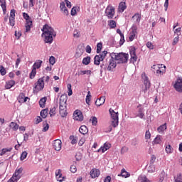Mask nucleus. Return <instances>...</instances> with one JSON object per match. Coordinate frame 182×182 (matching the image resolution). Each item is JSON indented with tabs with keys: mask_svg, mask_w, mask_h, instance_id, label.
<instances>
[{
	"mask_svg": "<svg viewBox=\"0 0 182 182\" xmlns=\"http://www.w3.org/2000/svg\"><path fill=\"white\" fill-rule=\"evenodd\" d=\"M41 31L43 32L41 36L44 38L45 43L50 45L53 42V38H56V31L48 24L44 25Z\"/></svg>",
	"mask_w": 182,
	"mask_h": 182,
	"instance_id": "obj_1",
	"label": "nucleus"
},
{
	"mask_svg": "<svg viewBox=\"0 0 182 182\" xmlns=\"http://www.w3.org/2000/svg\"><path fill=\"white\" fill-rule=\"evenodd\" d=\"M110 56L115 59L118 64L127 63L129 61V54L126 53H112Z\"/></svg>",
	"mask_w": 182,
	"mask_h": 182,
	"instance_id": "obj_2",
	"label": "nucleus"
},
{
	"mask_svg": "<svg viewBox=\"0 0 182 182\" xmlns=\"http://www.w3.org/2000/svg\"><path fill=\"white\" fill-rule=\"evenodd\" d=\"M109 114H111L112 126L113 127H117L119 126V112H116L114 109H109Z\"/></svg>",
	"mask_w": 182,
	"mask_h": 182,
	"instance_id": "obj_3",
	"label": "nucleus"
},
{
	"mask_svg": "<svg viewBox=\"0 0 182 182\" xmlns=\"http://www.w3.org/2000/svg\"><path fill=\"white\" fill-rule=\"evenodd\" d=\"M45 77L39 78L38 81L34 84L33 92H41V90H43V87H45V82L43 79Z\"/></svg>",
	"mask_w": 182,
	"mask_h": 182,
	"instance_id": "obj_4",
	"label": "nucleus"
},
{
	"mask_svg": "<svg viewBox=\"0 0 182 182\" xmlns=\"http://www.w3.org/2000/svg\"><path fill=\"white\" fill-rule=\"evenodd\" d=\"M142 79L144 80V85L145 86V88L142 90V92H144V93H146L147 90L150 89L151 84L150 83V80H149V77H147L146 74L142 75Z\"/></svg>",
	"mask_w": 182,
	"mask_h": 182,
	"instance_id": "obj_5",
	"label": "nucleus"
},
{
	"mask_svg": "<svg viewBox=\"0 0 182 182\" xmlns=\"http://www.w3.org/2000/svg\"><path fill=\"white\" fill-rule=\"evenodd\" d=\"M174 89L176 90V92H178L179 93H182V77H178L174 85H173Z\"/></svg>",
	"mask_w": 182,
	"mask_h": 182,
	"instance_id": "obj_6",
	"label": "nucleus"
},
{
	"mask_svg": "<svg viewBox=\"0 0 182 182\" xmlns=\"http://www.w3.org/2000/svg\"><path fill=\"white\" fill-rule=\"evenodd\" d=\"M105 14L107 16L109 19H112L113 16H114V7L113 6H107L105 10Z\"/></svg>",
	"mask_w": 182,
	"mask_h": 182,
	"instance_id": "obj_7",
	"label": "nucleus"
},
{
	"mask_svg": "<svg viewBox=\"0 0 182 182\" xmlns=\"http://www.w3.org/2000/svg\"><path fill=\"white\" fill-rule=\"evenodd\" d=\"M53 149L56 151L62 150V141L60 139H55L53 142Z\"/></svg>",
	"mask_w": 182,
	"mask_h": 182,
	"instance_id": "obj_8",
	"label": "nucleus"
},
{
	"mask_svg": "<svg viewBox=\"0 0 182 182\" xmlns=\"http://www.w3.org/2000/svg\"><path fill=\"white\" fill-rule=\"evenodd\" d=\"M129 53L131 56V62H132V63L137 62V55H136V47H131L129 49Z\"/></svg>",
	"mask_w": 182,
	"mask_h": 182,
	"instance_id": "obj_9",
	"label": "nucleus"
},
{
	"mask_svg": "<svg viewBox=\"0 0 182 182\" xmlns=\"http://www.w3.org/2000/svg\"><path fill=\"white\" fill-rule=\"evenodd\" d=\"M74 120H77L78 122L83 121V114H82V112L80 110H75L73 114Z\"/></svg>",
	"mask_w": 182,
	"mask_h": 182,
	"instance_id": "obj_10",
	"label": "nucleus"
},
{
	"mask_svg": "<svg viewBox=\"0 0 182 182\" xmlns=\"http://www.w3.org/2000/svg\"><path fill=\"white\" fill-rule=\"evenodd\" d=\"M116 59L112 58L111 57V58L109 60V65L107 67V70H109V72L113 70V69H114V68H116L117 66V64L116 63Z\"/></svg>",
	"mask_w": 182,
	"mask_h": 182,
	"instance_id": "obj_11",
	"label": "nucleus"
},
{
	"mask_svg": "<svg viewBox=\"0 0 182 182\" xmlns=\"http://www.w3.org/2000/svg\"><path fill=\"white\" fill-rule=\"evenodd\" d=\"M132 31L129 33V41L132 42V41H134V38H136V33L137 32V26H133L132 28Z\"/></svg>",
	"mask_w": 182,
	"mask_h": 182,
	"instance_id": "obj_12",
	"label": "nucleus"
},
{
	"mask_svg": "<svg viewBox=\"0 0 182 182\" xmlns=\"http://www.w3.org/2000/svg\"><path fill=\"white\" fill-rule=\"evenodd\" d=\"M90 176L92 178H96L100 176V171L97 168H92L90 172Z\"/></svg>",
	"mask_w": 182,
	"mask_h": 182,
	"instance_id": "obj_13",
	"label": "nucleus"
},
{
	"mask_svg": "<svg viewBox=\"0 0 182 182\" xmlns=\"http://www.w3.org/2000/svg\"><path fill=\"white\" fill-rule=\"evenodd\" d=\"M112 147V144H110V143H107L106 142L105 144H104L103 146H101L99 149H98V152L102 151V153H105V151H107V150H109V148Z\"/></svg>",
	"mask_w": 182,
	"mask_h": 182,
	"instance_id": "obj_14",
	"label": "nucleus"
},
{
	"mask_svg": "<svg viewBox=\"0 0 182 182\" xmlns=\"http://www.w3.org/2000/svg\"><path fill=\"white\" fill-rule=\"evenodd\" d=\"M60 9L62 12H63L64 15H69V11H68V9L66 8V4L65 2H61L60 4Z\"/></svg>",
	"mask_w": 182,
	"mask_h": 182,
	"instance_id": "obj_15",
	"label": "nucleus"
},
{
	"mask_svg": "<svg viewBox=\"0 0 182 182\" xmlns=\"http://www.w3.org/2000/svg\"><path fill=\"white\" fill-rule=\"evenodd\" d=\"M103 60H104L102 59L100 55H96L94 58V65L99 66V65H100V62H103Z\"/></svg>",
	"mask_w": 182,
	"mask_h": 182,
	"instance_id": "obj_16",
	"label": "nucleus"
},
{
	"mask_svg": "<svg viewBox=\"0 0 182 182\" xmlns=\"http://www.w3.org/2000/svg\"><path fill=\"white\" fill-rule=\"evenodd\" d=\"M105 102H106V97H100L98 100L95 101L96 106H102V105H105Z\"/></svg>",
	"mask_w": 182,
	"mask_h": 182,
	"instance_id": "obj_17",
	"label": "nucleus"
},
{
	"mask_svg": "<svg viewBox=\"0 0 182 182\" xmlns=\"http://www.w3.org/2000/svg\"><path fill=\"white\" fill-rule=\"evenodd\" d=\"M67 102H68V95L63 94L60 97V104L66 105Z\"/></svg>",
	"mask_w": 182,
	"mask_h": 182,
	"instance_id": "obj_18",
	"label": "nucleus"
},
{
	"mask_svg": "<svg viewBox=\"0 0 182 182\" xmlns=\"http://www.w3.org/2000/svg\"><path fill=\"white\" fill-rule=\"evenodd\" d=\"M22 171H23V168L22 167L16 168L13 175L16 177H18V178H21L22 177V176H21V174H22Z\"/></svg>",
	"mask_w": 182,
	"mask_h": 182,
	"instance_id": "obj_19",
	"label": "nucleus"
},
{
	"mask_svg": "<svg viewBox=\"0 0 182 182\" xmlns=\"http://www.w3.org/2000/svg\"><path fill=\"white\" fill-rule=\"evenodd\" d=\"M117 33H119V35L121 36L119 45L122 46L123 43H124V35L122 33V31L119 28L117 29Z\"/></svg>",
	"mask_w": 182,
	"mask_h": 182,
	"instance_id": "obj_20",
	"label": "nucleus"
},
{
	"mask_svg": "<svg viewBox=\"0 0 182 182\" xmlns=\"http://www.w3.org/2000/svg\"><path fill=\"white\" fill-rule=\"evenodd\" d=\"M0 6L3 10V14H6V0H0Z\"/></svg>",
	"mask_w": 182,
	"mask_h": 182,
	"instance_id": "obj_21",
	"label": "nucleus"
},
{
	"mask_svg": "<svg viewBox=\"0 0 182 182\" xmlns=\"http://www.w3.org/2000/svg\"><path fill=\"white\" fill-rule=\"evenodd\" d=\"M132 19H135L136 23H140V21H141V15L139 13H136L132 16Z\"/></svg>",
	"mask_w": 182,
	"mask_h": 182,
	"instance_id": "obj_22",
	"label": "nucleus"
},
{
	"mask_svg": "<svg viewBox=\"0 0 182 182\" xmlns=\"http://www.w3.org/2000/svg\"><path fill=\"white\" fill-rule=\"evenodd\" d=\"M15 86V80H10L6 82L5 85V88L6 89H11V87H14Z\"/></svg>",
	"mask_w": 182,
	"mask_h": 182,
	"instance_id": "obj_23",
	"label": "nucleus"
},
{
	"mask_svg": "<svg viewBox=\"0 0 182 182\" xmlns=\"http://www.w3.org/2000/svg\"><path fill=\"white\" fill-rule=\"evenodd\" d=\"M136 116L140 119H144V108H139Z\"/></svg>",
	"mask_w": 182,
	"mask_h": 182,
	"instance_id": "obj_24",
	"label": "nucleus"
},
{
	"mask_svg": "<svg viewBox=\"0 0 182 182\" xmlns=\"http://www.w3.org/2000/svg\"><path fill=\"white\" fill-rule=\"evenodd\" d=\"M79 132L80 133H81V134H87V132H89V130L87 129V127L86 126L82 125L80 127Z\"/></svg>",
	"mask_w": 182,
	"mask_h": 182,
	"instance_id": "obj_25",
	"label": "nucleus"
},
{
	"mask_svg": "<svg viewBox=\"0 0 182 182\" xmlns=\"http://www.w3.org/2000/svg\"><path fill=\"white\" fill-rule=\"evenodd\" d=\"M118 176H121L122 177H124V178H127L129 176L130 173H129V172L126 171V169L123 168L121 171V173L119 174Z\"/></svg>",
	"mask_w": 182,
	"mask_h": 182,
	"instance_id": "obj_26",
	"label": "nucleus"
},
{
	"mask_svg": "<svg viewBox=\"0 0 182 182\" xmlns=\"http://www.w3.org/2000/svg\"><path fill=\"white\" fill-rule=\"evenodd\" d=\"M82 75H87L88 76H90V75H92V70H80L78 72V76H82Z\"/></svg>",
	"mask_w": 182,
	"mask_h": 182,
	"instance_id": "obj_27",
	"label": "nucleus"
},
{
	"mask_svg": "<svg viewBox=\"0 0 182 182\" xmlns=\"http://www.w3.org/2000/svg\"><path fill=\"white\" fill-rule=\"evenodd\" d=\"M46 100H47L46 97H44L39 100V105H40V107H41L42 109H43V107H45L46 105Z\"/></svg>",
	"mask_w": 182,
	"mask_h": 182,
	"instance_id": "obj_28",
	"label": "nucleus"
},
{
	"mask_svg": "<svg viewBox=\"0 0 182 182\" xmlns=\"http://www.w3.org/2000/svg\"><path fill=\"white\" fill-rule=\"evenodd\" d=\"M126 8H127V6H126V2L119 3V12H124V10L126 9Z\"/></svg>",
	"mask_w": 182,
	"mask_h": 182,
	"instance_id": "obj_29",
	"label": "nucleus"
},
{
	"mask_svg": "<svg viewBox=\"0 0 182 182\" xmlns=\"http://www.w3.org/2000/svg\"><path fill=\"white\" fill-rule=\"evenodd\" d=\"M43 61L41 60H38L33 65V68H35L36 70V69H39L42 66Z\"/></svg>",
	"mask_w": 182,
	"mask_h": 182,
	"instance_id": "obj_30",
	"label": "nucleus"
},
{
	"mask_svg": "<svg viewBox=\"0 0 182 182\" xmlns=\"http://www.w3.org/2000/svg\"><path fill=\"white\" fill-rule=\"evenodd\" d=\"M159 133H163L164 130H167V124H164L161 125L157 129Z\"/></svg>",
	"mask_w": 182,
	"mask_h": 182,
	"instance_id": "obj_31",
	"label": "nucleus"
},
{
	"mask_svg": "<svg viewBox=\"0 0 182 182\" xmlns=\"http://www.w3.org/2000/svg\"><path fill=\"white\" fill-rule=\"evenodd\" d=\"M40 114L43 119H46L48 117V108L41 110Z\"/></svg>",
	"mask_w": 182,
	"mask_h": 182,
	"instance_id": "obj_32",
	"label": "nucleus"
},
{
	"mask_svg": "<svg viewBox=\"0 0 182 182\" xmlns=\"http://www.w3.org/2000/svg\"><path fill=\"white\" fill-rule=\"evenodd\" d=\"M57 107H58V105L54 106L53 107L50 108V112H49L50 117H52V116H55V114H56V108Z\"/></svg>",
	"mask_w": 182,
	"mask_h": 182,
	"instance_id": "obj_33",
	"label": "nucleus"
},
{
	"mask_svg": "<svg viewBox=\"0 0 182 182\" xmlns=\"http://www.w3.org/2000/svg\"><path fill=\"white\" fill-rule=\"evenodd\" d=\"M8 151H12V148H4L1 150L0 156H4Z\"/></svg>",
	"mask_w": 182,
	"mask_h": 182,
	"instance_id": "obj_34",
	"label": "nucleus"
},
{
	"mask_svg": "<svg viewBox=\"0 0 182 182\" xmlns=\"http://www.w3.org/2000/svg\"><path fill=\"white\" fill-rule=\"evenodd\" d=\"M32 26V21H28L26 23V32H29Z\"/></svg>",
	"mask_w": 182,
	"mask_h": 182,
	"instance_id": "obj_35",
	"label": "nucleus"
},
{
	"mask_svg": "<svg viewBox=\"0 0 182 182\" xmlns=\"http://www.w3.org/2000/svg\"><path fill=\"white\" fill-rule=\"evenodd\" d=\"M90 56H87L82 59V64L87 65L90 63Z\"/></svg>",
	"mask_w": 182,
	"mask_h": 182,
	"instance_id": "obj_36",
	"label": "nucleus"
},
{
	"mask_svg": "<svg viewBox=\"0 0 182 182\" xmlns=\"http://www.w3.org/2000/svg\"><path fill=\"white\" fill-rule=\"evenodd\" d=\"M10 127L13 130H18V129H19V125H18V124H16L15 122H11L10 123Z\"/></svg>",
	"mask_w": 182,
	"mask_h": 182,
	"instance_id": "obj_37",
	"label": "nucleus"
},
{
	"mask_svg": "<svg viewBox=\"0 0 182 182\" xmlns=\"http://www.w3.org/2000/svg\"><path fill=\"white\" fill-rule=\"evenodd\" d=\"M35 76H36V70L35 68H33V69L30 73L29 77H30V79H34Z\"/></svg>",
	"mask_w": 182,
	"mask_h": 182,
	"instance_id": "obj_38",
	"label": "nucleus"
},
{
	"mask_svg": "<svg viewBox=\"0 0 182 182\" xmlns=\"http://www.w3.org/2000/svg\"><path fill=\"white\" fill-rule=\"evenodd\" d=\"M165 150L168 154L173 153V148L171 147V145H166Z\"/></svg>",
	"mask_w": 182,
	"mask_h": 182,
	"instance_id": "obj_39",
	"label": "nucleus"
},
{
	"mask_svg": "<svg viewBox=\"0 0 182 182\" xmlns=\"http://www.w3.org/2000/svg\"><path fill=\"white\" fill-rule=\"evenodd\" d=\"M156 161V156L151 155L150 160V167H154V162Z\"/></svg>",
	"mask_w": 182,
	"mask_h": 182,
	"instance_id": "obj_40",
	"label": "nucleus"
},
{
	"mask_svg": "<svg viewBox=\"0 0 182 182\" xmlns=\"http://www.w3.org/2000/svg\"><path fill=\"white\" fill-rule=\"evenodd\" d=\"M43 132H48L49 130V124L47 122L43 123Z\"/></svg>",
	"mask_w": 182,
	"mask_h": 182,
	"instance_id": "obj_41",
	"label": "nucleus"
},
{
	"mask_svg": "<svg viewBox=\"0 0 182 182\" xmlns=\"http://www.w3.org/2000/svg\"><path fill=\"white\" fill-rule=\"evenodd\" d=\"M27 156H28V152H26V151L22 152L20 157L21 161H23V160H25V159H26Z\"/></svg>",
	"mask_w": 182,
	"mask_h": 182,
	"instance_id": "obj_42",
	"label": "nucleus"
},
{
	"mask_svg": "<svg viewBox=\"0 0 182 182\" xmlns=\"http://www.w3.org/2000/svg\"><path fill=\"white\" fill-rule=\"evenodd\" d=\"M154 143L155 144H160V143H161V136H157L154 140Z\"/></svg>",
	"mask_w": 182,
	"mask_h": 182,
	"instance_id": "obj_43",
	"label": "nucleus"
},
{
	"mask_svg": "<svg viewBox=\"0 0 182 182\" xmlns=\"http://www.w3.org/2000/svg\"><path fill=\"white\" fill-rule=\"evenodd\" d=\"M103 46V43H98L97 45V53H100L102 52V48Z\"/></svg>",
	"mask_w": 182,
	"mask_h": 182,
	"instance_id": "obj_44",
	"label": "nucleus"
},
{
	"mask_svg": "<svg viewBox=\"0 0 182 182\" xmlns=\"http://www.w3.org/2000/svg\"><path fill=\"white\" fill-rule=\"evenodd\" d=\"M0 73L1 76H5L6 75V70H5V68L2 65L0 66Z\"/></svg>",
	"mask_w": 182,
	"mask_h": 182,
	"instance_id": "obj_45",
	"label": "nucleus"
},
{
	"mask_svg": "<svg viewBox=\"0 0 182 182\" xmlns=\"http://www.w3.org/2000/svg\"><path fill=\"white\" fill-rule=\"evenodd\" d=\"M60 114L61 117H66V116H68L67 109L60 111Z\"/></svg>",
	"mask_w": 182,
	"mask_h": 182,
	"instance_id": "obj_46",
	"label": "nucleus"
},
{
	"mask_svg": "<svg viewBox=\"0 0 182 182\" xmlns=\"http://www.w3.org/2000/svg\"><path fill=\"white\" fill-rule=\"evenodd\" d=\"M109 25L111 29H114V28H116V21L111 20L109 21Z\"/></svg>",
	"mask_w": 182,
	"mask_h": 182,
	"instance_id": "obj_47",
	"label": "nucleus"
},
{
	"mask_svg": "<svg viewBox=\"0 0 182 182\" xmlns=\"http://www.w3.org/2000/svg\"><path fill=\"white\" fill-rule=\"evenodd\" d=\"M23 16L24 19H26V22H29V21H32V18H31L29 15L26 13H23Z\"/></svg>",
	"mask_w": 182,
	"mask_h": 182,
	"instance_id": "obj_48",
	"label": "nucleus"
},
{
	"mask_svg": "<svg viewBox=\"0 0 182 182\" xmlns=\"http://www.w3.org/2000/svg\"><path fill=\"white\" fill-rule=\"evenodd\" d=\"M50 64L53 65L54 63H56V58L53 56H50L49 58Z\"/></svg>",
	"mask_w": 182,
	"mask_h": 182,
	"instance_id": "obj_49",
	"label": "nucleus"
},
{
	"mask_svg": "<svg viewBox=\"0 0 182 182\" xmlns=\"http://www.w3.org/2000/svg\"><path fill=\"white\" fill-rule=\"evenodd\" d=\"M151 134L150 133L149 130H147L145 133V139L149 140V139H151Z\"/></svg>",
	"mask_w": 182,
	"mask_h": 182,
	"instance_id": "obj_50",
	"label": "nucleus"
},
{
	"mask_svg": "<svg viewBox=\"0 0 182 182\" xmlns=\"http://www.w3.org/2000/svg\"><path fill=\"white\" fill-rule=\"evenodd\" d=\"M70 171H71V173H76V171H77V168H76V166L71 165L70 168Z\"/></svg>",
	"mask_w": 182,
	"mask_h": 182,
	"instance_id": "obj_51",
	"label": "nucleus"
},
{
	"mask_svg": "<svg viewBox=\"0 0 182 182\" xmlns=\"http://www.w3.org/2000/svg\"><path fill=\"white\" fill-rule=\"evenodd\" d=\"M23 99H25V93L21 92L18 96V102H22V100H23Z\"/></svg>",
	"mask_w": 182,
	"mask_h": 182,
	"instance_id": "obj_52",
	"label": "nucleus"
},
{
	"mask_svg": "<svg viewBox=\"0 0 182 182\" xmlns=\"http://www.w3.org/2000/svg\"><path fill=\"white\" fill-rule=\"evenodd\" d=\"M21 178H18L17 176H15V175L13 174L12 177L10 178L12 182H18Z\"/></svg>",
	"mask_w": 182,
	"mask_h": 182,
	"instance_id": "obj_53",
	"label": "nucleus"
},
{
	"mask_svg": "<svg viewBox=\"0 0 182 182\" xmlns=\"http://www.w3.org/2000/svg\"><path fill=\"white\" fill-rule=\"evenodd\" d=\"M70 140H71V144H76L77 143V140H76V138L73 136H70Z\"/></svg>",
	"mask_w": 182,
	"mask_h": 182,
	"instance_id": "obj_54",
	"label": "nucleus"
},
{
	"mask_svg": "<svg viewBox=\"0 0 182 182\" xmlns=\"http://www.w3.org/2000/svg\"><path fill=\"white\" fill-rule=\"evenodd\" d=\"M175 182H182V174L180 173L177 176L176 178H175Z\"/></svg>",
	"mask_w": 182,
	"mask_h": 182,
	"instance_id": "obj_55",
	"label": "nucleus"
},
{
	"mask_svg": "<svg viewBox=\"0 0 182 182\" xmlns=\"http://www.w3.org/2000/svg\"><path fill=\"white\" fill-rule=\"evenodd\" d=\"M75 159H76L77 161H80V160H82V154H80V152L76 154Z\"/></svg>",
	"mask_w": 182,
	"mask_h": 182,
	"instance_id": "obj_56",
	"label": "nucleus"
},
{
	"mask_svg": "<svg viewBox=\"0 0 182 182\" xmlns=\"http://www.w3.org/2000/svg\"><path fill=\"white\" fill-rule=\"evenodd\" d=\"M178 38H179V37H178V35L176 36V37H175L174 38H173V43H172V45L174 46L175 45H177V43H178Z\"/></svg>",
	"mask_w": 182,
	"mask_h": 182,
	"instance_id": "obj_57",
	"label": "nucleus"
},
{
	"mask_svg": "<svg viewBox=\"0 0 182 182\" xmlns=\"http://www.w3.org/2000/svg\"><path fill=\"white\" fill-rule=\"evenodd\" d=\"M16 12V11L15 9H11V12H10V17L9 18H15V13Z\"/></svg>",
	"mask_w": 182,
	"mask_h": 182,
	"instance_id": "obj_58",
	"label": "nucleus"
},
{
	"mask_svg": "<svg viewBox=\"0 0 182 182\" xmlns=\"http://www.w3.org/2000/svg\"><path fill=\"white\" fill-rule=\"evenodd\" d=\"M92 123L93 126H96V124H97V118L96 117H92Z\"/></svg>",
	"mask_w": 182,
	"mask_h": 182,
	"instance_id": "obj_59",
	"label": "nucleus"
},
{
	"mask_svg": "<svg viewBox=\"0 0 182 182\" xmlns=\"http://www.w3.org/2000/svg\"><path fill=\"white\" fill-rule=\"evenodd\" d=\"M132 146H137L139 144V141L136 139H134L131 142Z\"/></svg>",
	"mask_w": 182,
	"mask_h": 182,
	"instance_id": "obj_60",
	"label": "nucleus"
},
{
	"mask_svg": "<svg viewBox=\"0 0 182 182\" xmlns=\"http://www.w3.org/2000/svg\"><path fill=\"white\" fill-rule=\"evenodd\" d=\"M59 109L60 112L66 109V104H60Z\"/></svg>",
	"mask_w": 182,
	"mask_h": 182,
	"instance_id": "obj_61",
	"label": "nucleus"
},
{
	"mask_svg": "<svg viewBox=\"0 0 182 182\" xmlns=\"http://www.w3.org/2000/svg\"><path fill=\"white\" fill-rule=\"evenodd\" d=\"M106 55H107V51L105 50L101 54H100L102 59L105 60V58H106Z\"/></svg>",
	"mask_w": 182,
	"mask_h": 182,
	"instance_id": "obj_62",
	"label": "nucleus"
},
{
	"mask_svg": "<svg viewBox=\"0 0 182 182\" xmlns=\"http://www.w3.org/2000/svg\"><path fill=\"white\" fill-rule=\"evenodd\" d=\"M9 23L11 26H15V18H9Z\"/></svg>",
	"mask_w": 182,
	"mask_h": 182,
	"instance_id": "obj_63",
	"label": "nucleus"
},
{
	"mask_svg": "<svg viewBox=\"0 0 182 182\" xmlns=\"http://www.w3.org/2000/svg\"><path fill=\"white\" fill-rule=\"evenodd\" d=\"M146 46L149 48V49H154V46H153V43L151 42L146 43Z\"/></svg>",
	"mask_w": 182,
	"mask_h": 182,
	"instance_id": "obj_64",
	"label": "nucleus"
}]
</instances>
